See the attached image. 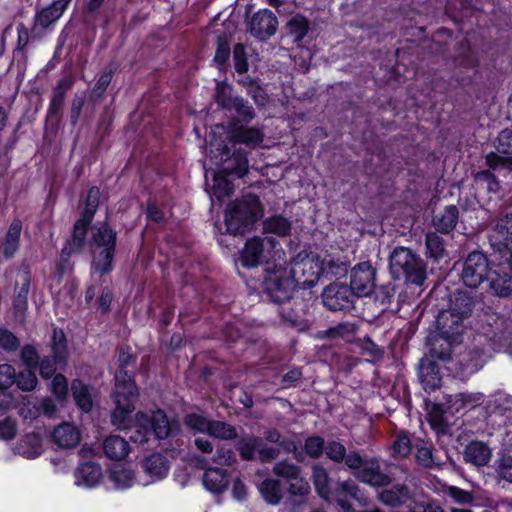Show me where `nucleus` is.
Segmentation results:
<instances>
[{
	"mask_svg": "<svg viewBox=\"0 0 512 512\" xmlns=\"http://www.w3.org/2000/svg\"><path fill=\"white\" fill-rule=\"evenodd\" d=\"M52 349L55 357V362H65L66 344L63 331H54Z\"/></svg>",
	"mask_w": 512,
	"mask_h": 512,
	"instance_id": "0e129e2a",
	"label": "nucleus"
},
{
	"mask_svg": "<svg viewBox=\"0 0 512 512\" xmlns=\"http://www.w3.org/2000/svg\"><path fill=\"white\" fill-rule=\"evenodd\" d=\"M52 440L60 448H73L79 444L81 432L74 424L65 422L54 428Z\"/></svg>",
	"mask_w": 512,
	"mask_h": 512,
	"instance_id": "cd10ccee",
	"label": "nucleus"
},
{
	"mask_svg": "<svg viewBox=\"0 0 512 512\" xmlns=\"http://www.w3.org/2000/svg\"><path fill=\"white\" fill-rule=\"evenodd\" d=\"M495 472L500 479L512 483V454L504 452L499 455L495 461Z\"/></svg>",
	"mask_w": 512,
	"mask_h": 512,
	"instance_id": "603ef678",
	"label": "nucleus"
},
{
	"mask_svg": "<svg viewBox=\"0 0 512 512\" xmlns=\"http://www.w3.org/2000/svg\"><path fill=\"white\" fill-rule=\"evenodd\" d=\"M463 321L462 318L449 310H443L439 312L436 319L437 333L444 335V337L452 341L460 342L464 330Z\"/></svg>",
	"mask_w": 512,
	"mask_h": 512,
	"instance_id": "aec40b11",
	"label": "nucleus"
},
{
	"mask_svg": "<svg viewBox=\"0 0 512 512\" xmlns=\"http://www.w3.org/2000/svg\"><path fill=\"white\" fill-rule=\"evenodd\" d=\"M286 273L293 279L295 287L308 289L314 287L320 278V269L309 257L295 259Z\"/></svg>",
	"mask_w": 512,
	"mask_h": 512,
	"instance_id": "9d476101",
	"label": "nucleus"
},
{
	"mask_svg": "<svg viewBox=\"0 0 512 512\" xmlns=\"http://www.w3.org/2000/svg\"><path fill=\"white\" fill-rule=\"evenodd\" d=\"M263 499L271 505H277L283 498L282 484L279 479L267 478L258 485Z\"/></svg>",
	"mask_w": 512,
	"mask_h": 512,
	"instance_id": "a19ab883",
	"label": "nucleus"
},
{
	"mask_svg": "<svg viewBox=\"0 0 512 512\" xmlns=\"http://www.w3.org/2000/svg\"><path fill=\"white\" fill-rule=\"evenodd\" d=\"M103 450L109 459L121 460L129 454L130 445L124 438L112 435L104 440Z\"/></svg>",
	"mask_w": 512,
	"mask_h": 512,
	"instance_id": "ea45409f",
	"label": "nucleus"
},
{
	"mask_svg": "<svg viewBox=\"0 0 512 512\" xmlns=\"http://www.w3.org/2000/svg\"><path fill=\"white\" fill-rule=\"evenodd\" d=\"M103 478V472L99 464L85 462L74 473L75 485L81 488H94Z\"/></svg>",
	"mask_w": 512,
	"mask_h": 512,
	"instance_id": "4be33fe9",
	"label": "nucleus"
},
{
	"mask_svg": "<svg viewBox=\"0 0 512 512\" xmlns=\"http://www.w3.org/2000/svg\"><path fill=\"white\" fill-rule=\"evenodd\" d=\"M288 493L291 496L306 497L310 493V484L306 478L298 475L297 478L287 481Z\"/></svg>",
	"mask_w": 512,
	"mask_h": 512,
	"instance_id": "bf43d9fd",
	"label": "nucleus"
},
{
	"mask_svg": "<svg viewBox=\"0 0 512 512\" xmlns=\"http://www.w3.org/2000/svg\"><path fill=\"white\" fill-rule=\"evenodd\" d=\"M224 27V22L221 21L220 15H218L211 23L208 28L207 35L213 36L217 41V51L215 54V61L222 65L224 63V52H223V42H222V29Z\"/></svg>",
	"mask_w": 512,
	"mask_h": 512,
	"instance_id": "09e8293b",
	"label": "nucleus"
},
{
	"mask_svg": "<svg viewBox=\"0 0 512 512\" xmlns=\"http://www.w3.org/2000/svg\"><path fill=\"white\" fill-rule=\"evenodd\" d=\"M224 162V140L222 138V127L216 126L211 129L207 146L205 148V178H206V191L210 196L211 209L215 212L217 218L214 219L213 225L215 233L219 234L217 238L221 243V221L220 214L222 212V204L224 198V170L222 164Z\"/></svg>",
	"mask_w": 512,
	"mask_h": 512,
	"instance_id": "f03ea898",
	"label": "nucleus"
},
{
	"mask_svg": "<svg viewBox=\"0 0 512 512\" xmlns=\"http://www.w3.org/2000/svg\"><path fill=\"white\" fill-rule=\"evenodd\" d=\"M476 184L490 193H497L500 189L499 181L490 170H482L474 175Z\"/></svg>",
	"mask_w": 512,
	"mask_h": 512,
	"instance_id": "864d4df0",
	"label": "nucleus"
},
{
	"mask_svg": "<svg viewBox=\"0 0 512 512\" xmlns=\"http://www.w3.org/2000/svg\"><path fill=\"white\" fill-rule=\"evenodd\" d=\"M133 361L128 351H120V370L115 376V408L111 413V422L118 429H133L131 440L138 444L147 443L152 436L165 439L173 430V423L162 410L151 413L138 412L132 417L138 398V389L134 380L124 370Z\"/></svg>",
	"mask_w": 512,
	"mask_h": 512,
	"instance_id": "f257e3e1",
	"label": "nucleus"
},
{
	"mask_svg": "<svg viewBox=\"0 0 512 512\" xmlns=\"http://www.w3.org/2000/svg\"><path fill=\"white\" fill-rule=\"evenodd\" d=\"M389 269L392 277L397 280L421 286L426 279V263L413 250L398 246L389 256Z\"/></svg>",
	"mask_w": 512,
	"mask_h": 512,
	"instance_id": "20e7f679",
	"label": "nucleus"
},
{
	"mask_svg": "<svg viewBox=\"0 0 512 512\" xmlns=\"http://www.w3.org/2000/svg\"><path fill=\"white\" fill-rule=\"evenodd\" d=\"M354 293L351 288L340 282H333L322 292V301L331 311H342L353 306Z\"/></svg>",
	"mask_w": 512,
	"mask_h": 512,
	"instance_id": "ddd939ff",
	"label": "nucleus"
},
{
	"mask_svg": "<svg viewBox=\"0 0 512 512\" xmlns=\"http://www.w3.org/2000/svg\"><path fill=\"white\" fill-rule=\"evenodd\" d=\"M265 240L271 245H274V241L271 238L262 239L260 237H254L246 242L240 254V261L243 266L248 268L256 267L262 262Z\"/></svg>",
	"mask_w": 512,
	"mask_h": 512,
	"instance_id": "5701e85b",
	"label": "nucleus"
},
{
	"mask_svg": "<svg viewBox=\"0 0 512 512\" xmlns=\"http://www.w3.org/2000/svg\"><path fill=\"white\" fill-rule=\"evenodd\" d=\"M486 163L492 170L510 169L512 166V127L502 130L497 137L496 151L486 155Z\"/></svg>",
	"mask_w": 512,
	"mask_h": 512,
	"instance_id": "f8f14e48",
	"label": "nucleus"
},
{
	"mask_svg": "<svg viewBox=\"0 0 512 512\" xmlns=\"http://www.w3.org/2000/svg\"><path fill=\"white\" fill-rule=\"evenodd\" d=\"M491 449L482 441H471L464 449V460L476 467L486 466L491 459Z\"/></svg>",
	"mask_w": 512,
	"mask_h": 512,
	"instance_id": "7c9ffc66",
	"label": "nucleus"
},
{
	"mask_svg": "<svg viewBox=\"0 0 512 512\" xmlns=\"http://www.w3.org/2000/svg\"><path fill=\"white\" fill-rule=\"evenodd\" d=\"M290 230V220L281 215L271 216L263 221V231L265 233H272L284 237L290 233Z\"/></svg>",
	"mask_w": 512,
	"mask_h": 512,
	"instance_id": "a18cd8bd",
	"label": "nucleus"
},
{
	"mask_svg": "<svg viewBox=\"0 0 512 512\" xmlns=\"http://www.w3.org/2000/svg\"><path fill=\"white\" fill-rule=\"evenodd\" d=\"M37 377L33 371V369H28L19 373L18 377H16V384L19 389L23 391H31L37 385Z\"/></svg>",
	"mask_w": 512,
	"mask_h": 512,
	"instance_id": "e2e57ef3",
	"label": "nucleus"
},
{
	"mask_svg": "<svg viewBox=\"0 0 512 512\" xmlns=\"http://www.w3.org/2000/svg\"><path fill=\"white\" fill-rule=\"evenodd\" d=\"M426 248L430 257L434 259L442 258L445 254V245L443 239L435 232H429L426 235Z\"/></svg>",
	"mask_w": 512,
	"mask_h": 512,
	"instance_id": "5fc2aeb1",
	"label": "nucleus"
},
{
	"mask_svg": "<svg viewBox=\"0 0 512 512\" xmlns=\"http://www.w3.org/2000/svg\"><path fill=\"white\" fill-rule=\"evenodd\" d=\"M458 220V208L455 205H449L434 215L432 219V225L436 231L442 234H449L456 227Z\"/></svg>",
	"mask_w": 512,
	"mask_h": 512,
	"instance_id": "f704fd0d",
	"label": "nucleus"
},
{
	"mask_svg": "<svg viewBox=\"0 0 512 512\" xmlns=\"http://www.w3.org/2000/svg\"><path fill=\"white\" fill-rule=\"evenodd\" d=\"M311 478L318 495L328 500L330 495V477L326 468L320 464H314L312 466Z\"/></svg>",
	"mask_w": 512,
	"mask_h": 512,
	"instance_id": "79ce46f5",
	"label": "nucleus"
},
{
	"mask_svg": "<svg viewBox=\"0 0 512 512\" xmlns=\"http://www.w3.org/2000/svg\"><path fill=\"white\" fill-rule=\"evenodd\" d=\"M265 291L275 303H285L292 297L295 283L286 273V268L270 272L264 280Z\"/></svg>",
	"mask_w": 512,
	"mask_h": 512,
	"instance_id": "6e6552de",
	"label": "nucleus"
},
{
	"mask_svg": "<svg viewBox=\"0 0 512 512\" xmlns=\"http://www.w3.org/2000/svg\"><path fill=\"white\" fill-rule=\"evenodd\" d=\"M354 477L362 483L375 488L389 486L392 482L390 475L381 470L380 462L377 458H364L361 456L360 464L357 468H349Z\"/></svg>",
	"mask_w": 512,
	"mask_h": 512,
	"instance_id": "1a4fd4ad",
	"label": "nucleus"
},
{
	"mask_svg": "<svg viewBox=\"0 0 512 512\" xmlns=\"http://www.w3.org/2000/svg\"><path fill=\"white\" fill-rule=\"evenodd\" d=\"M419 379L425 391H435L441 386V375L435 361L428 356L419 363Z\"/></svg>",
	"mask_w": 512,
	"mask_h": 512,
	"instance_id": "a878e982",
	"label": "nucleus"
},
{
	"mask_svg": "<svg viewBox=\"0 0 512 512\" xmlns=\"http://www.w3.org/2000/svg\"><path fill=\"white\" fill-rule=\"evenodd\" d=\"M356 332V325L354 323L350 322H344L339 323L335 327H331L328 330H326V335L329 338H336V337H350L353 336Z\"/></svg>",
	"mask_w": 512,
	"mask_h": 512,
	"instance_id": "69168bd1",
	"label": "nucleus"
},
{
	"mask_svg": "<svg viewBox=\"0 0 512 512\" xmlns=\"http://www.w3.org/2000/svg\"><path fill=\"white\" fill-rule=\"evenodd\" d=\"M249 53L243 44H236L233 49L234 69L239 74H245L248 71Z\"/></svg>",
	"mask_w": 512,
	"mask_h": 512,
	"instance_id": "4d7b16f0",
	"label": "nucleus"
},
{
	"mask_svg": "<svg viewBox=\"0 0 512 512\" xmlns=\"http://www.w3.org/2000/svg\"><path fill=\"white\" fill-rule=\"evenodd\" d=\"M71 0H56L51 6L41 10L35 18V29L47 28L64 13Z\"/></svg>",
	"mask_w": 512,
	"mask_h": 512,
	"instance_id": "72a5a7b5",
	"label": "nucleus"
},
{
	"mask_svg": "<svg viewBox=\"0 0 512 512\" xmlns=\"http://www.w3.org/2000/svg\"><path fill=\"white\" fill-rule=\"evenodd\" d=\"M456 343L459 342L452 341L439 333L428 337L427 346L429 350V358L439 359L441 361L449 360L452 353V345Z\"/></svg>",
	"mask_w": 512,
	"mask_h": 512,
	"instance_id": "473e14b6",
	"label": "nucleus"
},
{
	"mask_svg": "<svg viewBox=\"0 0 512 512\" xmlns=\"http://www.w3.org/2000/svg\"><path fill=\"white\" fill-rule=\"evenodd\" d=\"M248 27L251 35L260 40H266L275 34L278 20L273 12L263 9L252 16Z\"/></svg>",
	"mask_w": 512,
	"mask_h": 512,
	"instance_id": "dca6fc26",
	"label": "nucleus"
},
{
	"mask_svg": "<svg viewBox=\"0 0 512 512\" xmlns=\"http://www.w3.org/2000/svg\"><path fill=\"white\" fill-rule=\"evenodd\" d=\"M17 433V423L16 420L7 417L0 420V440L10 441L14 439Z\"/></svg>",
	"mask_w": 512,
	"mask_h": 512,
	"instance_id": "774afa93",
	"label": "nucleus"
},
{
	"mask_svg": "<svg viewBox=\"0 0 512 512\" xmlns=\"http://www.w3.org/2000/svg\"><path fill=\"white\" fill-rule=\"evenodd\" d=\"M376 269L369 261L355 265L350 272V288L358 297L371 295L376 284Z\"/></svg>",
	"mask_w": 512,
	"mask_h": 512,
	"instance_id": "9b49d317",
	"label": "nucleus"
},
{
	"mask_svg": "<svg viewBox=\"0 0 512 512\" xmlns=\"http://www.w3.org/2000/svg\"><path fill=\"white\" fill-rule=\"evenodd\" d=\"M221 465V463H219ZM204 489L216 498L224 492V470L221 466L208 467L202 477Z\"/></svg>",
	"mask_w": 512,
	"mask_h": 512,
	"instance_id": "c9c22d12",
	"label": "nucleus"
},
{
	"mask_svg": "<svg viewBox=\"0 0 512 512\" xmlns=\"http://www.w3.org/2000/svg\"><path fill=\"white\" fill-rule=\"evenodd\" d=\"M240 82L248 87V94L254 99L258 105H264L267 101L265 91L256 84L249 76H245Z\"/></svg>",
	"mask_w": 512,
	"mask_h": 512,
	"instance_id": "052dcab7",
	"label": "nucleus"
},
{
	"mask_svg": "<svg viewBox=\"0 0 512 512\" xmlns=\"http://www.w3.org/2000/svg\"><path fill=\"white\" fill-rule=\"evenodd\" d=\"M14 280L13 305L17 314L22 315L28 306V294L31 283V274L27 267H21L12 275Z\"/></svg>",
	"mask_w": 512,
	"mask_h": 512,
	"instance_id": "f3484780",
	"label": "nucleus"
},
{
	"mask_svg": "<svg viewBox=\"0 0 512 512\" xmlns=\"http://www.w3.org/2000/svg\"><path fill=\"white\" fill-rule=\"evenodd\" d=\"M261 443L262 439L259 437H245L237 442L236 449L242 459L248 461L254 458V453L257 451V448Z\"/></svg>",
	"mask_w": 512,
	"mask_h": 512,
	"instance_id": "8fccbe9b",
	"label": "nucleus"
},
{
	"mask_svg": "<svg viewBox=\"0 0 512 512\" xmlns=\"http://www.w3.org/2000/svg\"><path fill=\"white\" fill-rule=\"evenodd\" d=\"M324 453L334 463H344L347 469L357 468L361 461V454L357 450L347 453L346 447L337 440L327 441Z\"/></svg>",
	"mask_w": 512,
	"mask_h": 512,
	"instance_id": "6ab92c4d",
	"label": "nucleus"
},
{
	"mask_svg": "<svg viewBox=\"0 0 512 512\" xmlns=\"http://www.w3.org/2000/svg\"><path fill=\"white\" fill-rule=\"evenodd\" d=\"M489 293L505 298L512 293V276L508 272L492 270L487 279Z\"/></svg>",
	"mask_w": 512,
	"mask_h": 512,
	"instance_id": "2f4dec72",
	"label": "nucleus"
},
{
	"mask_svg": "<svg viewBox=\"0 0 512 512\" xmlns=\"http://www.w3.org/2000/svg\"><path fill=\"white\" fill-rule=\"evenodd\" d=\"M476 302L474 296L464 291L457 290L450 296L447 310L464 320L472 315Z\"/></svg>",
	"mask_w": 512,
	"mask_h": 512,
	"instance_id": "c85d7f7f",
	"label": "nucleus"
},
{
	"mask_svg": "<svg viewBox=\"0 0 512 512\" xmlns=\"http://www.w3.org/2000/svg\"><path fill=\"white\" fill-rule=\"evenodd\" d=\"M247 125L238 124L236 121L228 122L230 140L248 147L260 145L264 140V132L258 127H248Z\"/></svg>",
	"mask_w": 512,
	"mask_h": 512,
	"instance_id": "a211bd4d",
	"label": "nucleus"
},
{
	"mask_svg": "<svg viewBox=\"0 0 512 512\" xmlns=\"http://www.w3.org/2000/svg\"><path fill=\"white\" fill-rule=\"evenodd\" d=\"M44 450V438L39 432L25 434L16 446L17 453L26 459L38 458Z\"/></svg>",
	"mask_w": 512,
	"mask_h": 512,
	"instance_id": "bb28decb",
	"label": "nucleus"
},
{
	"mask_svg": "<svg viewBox=\"0 0 512 512\" xmlns=\"http://www.w3.org/2000/svg\"><path fill=\"white\" fill-rule=\"evenodd\" d=\"M456 402H460L463 408H473L483 403L484 394L480 392H462L455 395Z\"/></svg>",
	"mask_w": 512,
	"mask_h": 512,
	"instance_id": "680f3d73",
	"label": "nucleus"
},
{
	"mask_svg": "<svg viewBox=\"0 0 512 512\" xmlns=\"http://www.w3.org/2000/svg\"><path fill=\"white\" fill-rule=\"evenodd\" d=\"M14 383H16L15 368L7 363L0 364V411L12 406L13 399L4 390Z\"/></svg>",
	"mask_w": 512,
	"mask_h": 512,
	"instance_id": "e433bc0d",
	"label": "nucleus"
},
{
	"mask_svg": "<svg viewBox=\"0 0 512 512\" xmlns=\"http://www.w3.org/2000/svg\"><path fill=\"white\" fill-rule=\"evenodd\" d=\"M337 502L347 512H350L352 507L351 504L347 502L346 497H351L359 501L360 503H365L366 499L361 493L359 487L353 481H343L338 484L336 488Z\"/></svg>",
	"mask_w": 512,
	"mask_h": 512,
	"instance_id": "58836bf2",
	"label": "nucleus"
},
{
	"mask_svg": "<svg viewBox=\"0 0 512 512\" xmlns=\"http://www.w3.org/2000/svg\"><path fill=\"white\" fill-rule=\"evenodd\" d=\"M92 217L84 214L83 218L79 219L74 226L73 231V245L77 248L81 247L86 235L87 226L89 225Z\"/></svg>",
	"mask_w": 512,
	"mask_h": 512,
	"instance_id": "338daca9",
	"label": "nucleus"
},
{
	"mask_svg": "<svg viewBox=\"0 0 512 512\" xmlns=\"http://www.w3.org/2000/svg\"><path fill=\"white\" fill-rule=\"evenodd\" d=\"M288 33L294 36L295 42H300L309 29L308 20L300 15L292 17L287 23Z\"/></svg>",
	"mask_w": 512,
	"mask_h": 512,
	"instance_id": "3c124183",
	"label": "nucleus"
},
{
	"mask_svg": "<svg viewBox=\"0 0 512 512\" xmlns=\"http://www.w3.org/2000/svg\"><path fill=\"white\" fill-rule=\"evenodd\" d=\"M283 306L279 310L282 319L293 326H300L304 323L306 314V304L303 300H295L282 303Z\"/></svg>",
	"mask_w": 512,
	"mask_h": 512,
	"instance_id": "4c0bfd02",
	"label": "nucleus"
},
{
	"mask_svg": "<svg viewBox=\"0 0 512 512\" xmlns=\"http://www.w3.org/2000/svg\"><path fill=\"white\" fill-rule=\"evenodd\" d=\"M141 467L144 476L139 477V485L147 486L163 480L168 475L170 464L165 456L155 453L147 456Z\"/></svg>",
	"mask_w": 512,
	"mask_h": 512,
	"instance_id": "4468645a",
	"label": "nucleus"
},
{
	"mask_svg": "<svg viewBox=\"0 0 512 512\" xmlns=\"http://www.w3.org/2000/svg\"><path fill=\"white\" fill-rule=\"evenodd\" d=\"M263 216V208L256 195L248 194L234 201L226 209V232L243 236L253 230Z\"/></svg>",
	"mask_w": 512,
	"mask_h": 512,
	"instance_id": "7ed1b4c3",
	"label": "nucleus"
},
{
	"mask_svg": "<svg viewBox=\"0 0 512 512\" xmlns=\"http://www.w3.org/2000/svg\"><path fill=\"white\" fill-rule=\"evenodd\" d=\"M445 494L455 503L465 506L470 505L474 501V496L471 492L460 489L456 486H449L445 489Z\"/></svg>",
	"mask_w": 512,
	"mask_h": 512,
	"instance_id": "13d9d810",
	"label": "nucleus"
},
{
	"mask_svg": "<svg viewBox=\"0 0 512 512\" xmlns=\"http://www.w3.org/2000/svg\"><path fill=\"white\" fill-rule=\"evenodd\" d=\"M491 271L487 256L475 250L470 252L464 259L460 280L466 287L476 289L484 281H487Z\"/></svg>",
	"mask_w": 512,
	"mask_h": 512,
	"instance_id": "0eeeda50",
	"label": "nucleus"
},
{
	"mask_svg": "<svg viewBox=\"0 0 512 512\" xmlns=\"http://www.w3.org/2000/svg\"><path fill=\"white\" fill-rule=\"evenodd\" d=\"M325 440L320 436H310L304 442V451L305 453L313 458H320L325 449Z\"/></svg>",
	"mask_w": 512,
	"mask_h": 512,
	"instance_id": "6e6d98bb",
	"label": "nucleus"
},
{
	"mask_svg": "<svg viewBox=\"0 0 512 512\" xmlns=\"http://www.w3.org/2000/svg\"><path fill=\"white\" fill-rule=\"evenodd\" d=\"M392 456L394 458L404 459L409 456L412 450L411 439L404 431H400L395 435L391 445Z\"/></svg>",
	"mask_w": 512,
	"mask_h": 512,
	"instance_id": "de8ad7c7",
	"label": "nucleus"
},
{
	"mask_svg": "<svg viewBox=\"0 0 512 512\" xmlns=\"http://www.w3.org/2000/svg\"><path fill=\"white\" fill-rule=\"evenodd\" d=\"M116 246V233L106 224L99 223L92 227V271L104 275L112 270Z\"/></svg>",
	"mask_w": 512,
	"mask_h": 512,
	"instance_id": "39448f33",
	"label": "nucleus"
},
{
	"mask_svg": "<svg viewBox=\"0 0 512 512\" xmlns=\"http://www.w3.org/2000/svg\"><path fill=\"white\" fill-rule=\"evenodd\" d=\"M415 461L425 469H440L442 466L433 445L420 439L415 443Z\"/></svg>",
	"mask_w": 512,
	"mask_h": 512,
	"instance_id": "c756f323",
	"label": "nucleus"
},
{
	"mask_svg": "<svg viewBox=\"0 0 512 512\" xmlns=\"http://www.w3.org/2000/svg\"><path fill=\"white\" fill-rule=\"evenodd\" d=\"M226 111L230 112L229 122L238 124H249L256 117L254 108L241 97L226 98Z\"/></svg>",
	"mask_w": 512,
	"mask_h": 512,
	"instance_id": "b1692460",
	"label": "nucleus"
},
{
	"mask_svg": "<svg viewBox=\"0 0 512 512\" xmlns=\"http://www.w3.org/2000/svg\"><path fill=\"white\" fill-rule=\"evenodd\" d=\"M21 230L22 224L19 220H14L10 224L3 244V254L5 257L9 258L17 251Z\"/></svg>",
	"mask_w": 512,
	"mask_h": 512,
	"instance_id": "c03bdc74",
	"label": "nucleus"
},
{
	"mask_svg": "<svg viewBox=\"0 0 512 512\" xmlns=\"http://www.w3.org/2000/svg\"><path fill=\"white\" fill-rule=\"evenodd\" d=\"M108 480L112 487L117 490H124L139 484V477L134 471L125 464H115L111 466L108 473Z\"/></svg>",
	"mask_w": 512,
	"mask_h": 512,
	"instance_id": "393cba45",
	"label": "nucleus"
},
{
	"mask_svg": "<svg viewBox=\"0 0 512 512\" xmlns=\"http://www.w3.org/2000/svg\"><path fill=\"white\" fill-rule=\"evenodd\" d=\"M489 242L495 252L507 256L512 244V214H506L497 221L489 235Z\"/></svg>",
	"mask_w": 512,
	"mask_h": 512,
	"instance_id": "2eb2a0df",
	"label": "nucleus"
},
{
	"mask_svg": "<svg viewBox=\"0 0 512 512\" xmlns=\"http://www.w3.org/2000/svg\"><path fill=\"white\" fill-rule=\"evenodd\" d=\"M187 426L197 433L206 434V437L195 439L196 447L203 453H209L216 445L214 442L224 436V425L220 422H211L201 414L192 413L186 417Z\"/></svg>",
	"mask_w": 512,
	"mask_h": 512,
	"instance_id": "423d86ee",
	"label": "nucleus"
},
{
	"mask_svg": "<svg viewBox=\"0 0 512 512\" xmlns=\"http://www.w3.org/2000/svg\"><path fill=\"white\" fill-rule=\"evenodd\" d=\"M378 500L385 506L399 508L412 499L410 488L406 484H395L378 492Z\"/></svg>",
	"mask_w": 512,
	"mask_h": 512,
	"instance_id": "412c9836",
	"label": "nucleus"
},
{
	"mask_svg": "<svg viewBox=\"0 0 512 512\" xmlns=\"http://www.w3.org/2000/svg\"><path fill=\"white\" fill-rule=\"evenodd\" d=\"M71 389L77 406L82 411L89 412L93 405L92 390L79 380L73 381Z\"/></svg>",
	"mask_w": 512,
	"mask_h": 512,
	"instance_id": "37998d69",
	"label": "nucleus"
},
{
	"mask_svg": "<svg viewBox=\"0 0 512 512\" xmlns=\"http://www.w3.org/2000/svg\"><path fill=\"white\" fill-rule=\"evenodd\" d=\"M273 474L286 481L297 478L302 473V468L289 460H281L274 464Z\"/></svg>",
	"mask_w": 512,
	"mask_h": 512,
	"instance_id": "49530a36",
	"label": "nucleus"
}]
</instances>
